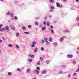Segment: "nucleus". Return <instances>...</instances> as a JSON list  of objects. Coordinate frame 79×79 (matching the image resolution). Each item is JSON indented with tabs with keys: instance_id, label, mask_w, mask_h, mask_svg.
Listing matches in <instances>:
<instances>
[{
	"instance_id": "obj_16",
	"label": "nucleus",
	"mask_w": 79,
	"mask_h": 79,
	"mask_svg": "<svg viewBox=\"0 0 79 79\" xmlns=\"http://www.w3.org/2000/svg\"><path fill=\"white\" fill-rule=\"evenodd\" d=\"M11 29H12V30H13L14 31H15V29H16L15 28V27L13 26H12L11 27Z\"/></svg>"
},
{
	"instance_id": "obj_12",
	"label": "nucleus",
	"mask_w": 79,
	"mask_h": 79,
	"mask_svg": "<svg viewBox=\"0 0 79 79\" xmlns=\"http://www.w3.org/2000/svg\"><path fill=\"white\" fill-rule=\"evenodd\" d=\"M57 44H58L57 43L55 42L53 44V45L55 47H56L57 45Z\"/></svg>"
},
{
	"instance_id": "obj_49",
	"label": "nucleus",
	"mask_w": 79,
	"mask_h": 79,
	"mask_svg": "<svg viewBox=\"0 0 79 79\" xmlns=\"http://www.w3.org/2000/svg\"><path fill=\"white\" fill-rule=\"evenodd\" d=\"M42 26V24H40L39 26V27H41Z\"/></svg>"
},
{
	"instance_id": "obj_41",
	"label": "nucleus",
	"mask_w": 79,
	"mask_h": 79,
	"mask_svg": "<svg viewBox=\"0 0 79 79\" xmlns=\"http://www.w3.org/2000/svg\"><path fill=\"white\" fill-rule=\"evenodd\" d=\"M71 77V74L69 75L68 76V78H69V77Z\"/></svg>"
},
{
	"instance_id": "obj_26",
	"label": "nucleus",
	"mask_w": 79,
	"mask_h": 79,
	"mask_svg": "<svg viewBox=\"0 0 79 79\" xmlns=\"http://www.w3.org/2000/svg\"><path fill=\"white\" fill-rule=\"evenodd\" d=\"M63 40H64L63 38H61L60 39V41H61V42H63Z\"/></svg>"
},
{
	"instance_id": "obj_15",
	"label": "nucleus",
	"mask_w": 79,
	"mask_h": 79,
	"mask_svg": "<svg viewBox=\"0 0 79 79\" xmlns=\"http://www.w3.org/2000/svg\"><path fill=\"white\" fill-rule=\"evenodd\" d=\"M14 19H15V20H18V17L16 16H15L14 17Z\"/></svg>"
},
{
	"instance_id": "obj_47",
	"label": "nucleus",
	"mask_w": 79,
	"mask_h": 79,
	"mask_svg": "<svg viewBox=\"0 0 79 79\" xmlns=\"http://www.w3.org/2000/svg\"><path fill=\"white\" fill-rule=\"evenodd\" d=\"M62 68H66V66H65V65H62Z\"/></svg>"
},
{
	"instance_id": "obj_29",
	"label": "nucleus",
	"mask_w": 79,
	"mask_h": 79,
	"mask_svg": "<svg viewBox=\"0 0 79 79\" xmlns=\"http://www.w3.org/2000/svg\"><path fill=\"white\" fill-rule=\"evenodd\" d=\"M50 8L51 9V10H54V9H55V8L53 6H51Z\"/></svg>"
},
{
	"instance_id": "obj_37",
	"label": "nucleus",
	"mask_w": 79,
	"mask_h": 79,
	"mask_svg": "<svg viewBox=\"0 0 79 79\" xmlns=\"http://www.w3.org/2000/svg\"><path fill=\"white\" fill-rule=\"evenodd\" d=\"M49 1H50V2L51 3H53V2H54V1H53V0H49Z\"/></svg>"
},
{
	"instance_id": "obj_2",
	"label": "nucleus",
	"mask_w": 79,
	"mask_h": 79,
	"mask_svg": "<svg viewBox=\"0 0 79 79\" xmlns=\"http://www.w3.org/2000/svg\"><path fill=\"white\" fill-rule=\"evenodd\" d=\"M34 73H37L38 74H39V71L37 69H35L34 71Z\"/></svg>"
},
{
	"instance_id": "obj_25",
	"label": "nucleus",
	"mask_w": 79,
	"mask_h": 79,
	"mask_svg": "<svg viewBox=\"0 0 79 79\" xmlns=\"http://www.w3.org/2000/svg\"><path fill=\"white\" fill-rule=\"evenodd\" d=\"M8 47H13V45L11 44H9L8 45Z\"/></svg>"
},
{
	"instance_id": "obj_63",
	"label": "nucleus",
	"mask_w": 79,
	"mask_h": 79,
	"mask_svg": "<svg viewBox=\"0 0 79 79\" xmlns=\"http://www.w3.org/2000/svg\"><path fill=\"white\" fill-rule=\"evenodd\" d=\"M53 11V10H50V12H52V11Z\"/></svg>"
},
{
	"instance_id": "obj_50",
	"label": "nucleus",
	"mask_w": 79,
	"mask_h": 79,
	"mask_svg": "<svg viewBox=\"0 0 79 79\" xmlns=\"http://www.w3.org/2000/svg\"><path fill=\"white\" fill-rule=\"evenodd\" d=\"M50 27L51 29H53V26L52 25H51L50 26Z\"/></svg>"
},
{
	"instance_id": "obj_55",
	"label": "nucleus",
	"mask_w": 79,
	"mask_h": 79,
	"mask_svg": "<svg viewBox=\"0 0 79 79\" xmlns=\"http://www.w3.org/2000/svg\"><path fill=\"white\" fill-rule=\"evenodd\" d=\"M3 42V40H0V43H1Z\"/></svg>"
},
{
	"instance_id": "obj_31",
	"label": "nucleus",
	"mask_w": 79,
	"mask_h": 79,
	"mask_svg": "<svg viewBox=\"0 0 79 79\" xmlns=\"http://www.w3.org/2000/svg\"><path fill=\"white\" fill-rule=\"evenodd\" d=\"M47 23V22H46V21H44L43 22V24H44V25H45Z\"/></svg>"
},
{
	"instance_id": "obj_43",
	"label": "nucleus",
	"mask_w": 79,
	"mask_h": 79,
	"mask_svg": "<svg viewBox=\"0 0 79 79\" xmlns=\"http://www.w3.org/2000/svg\"><path fill=\"white\" fill-rule=\"evenodd\" d=\"M7 15H10V12H8L6 14Z\"/></svg>"
},
{
	"instance_id": "obj_10",
	"label": "nucleus",
	"mask_w": 79,
	"mask_h": 79,
	"mask_svg": "<svg viewBox=\"0 0 79 79\" xmlns=\"http://www.w3.org/2000/svg\"><path fill=\"white\" fill-rule=\"evenodd\" d=\"M46 70H44L42 71V73L43 74H46Z\"/></svg>"
},
{
	"instance_id": "obj_27",
	"label": "nucleus",
	"mask_w": 79,
	"mask_h": 79,
	"mask_svg": "<svg viewBox=\"0 0 79 79\" xmlns=\"http://www.w3.org/2000/svg\"><path fill=\"white\" fill-rule=\"evenodd\" d=\"M63 72L62 71H60V72H59V73L60 74H63Z\"/></svg>"
},
{
	"instance_id": "obj_19",
	"label": "nucleus",
	"mask_w": 79,
	"mask_h": 79,
	"mask_svg": "<svg viewBox=\"0 0 79 79\" xmlns=\"http://www.w3.org/2000/svg\"><path fill=\"white\" fill-rule=\"evenodd\" d=\"M51 32L52 34H54V31H53V30L52 29H51Z\"/></svg>"
},
{
	"instance_id": "obj_32",
	"label": "nucleus",
	"mask_w": 79,
	"mask_h": 79,
	"mask_svg": "<svg viewBox=\"0 0 79 79\" xmlns=\"http://www.w3.org/2000/svg\"><path fill=\"white\" fill-rule=\"evenodd\" d=\"M32 27V26L31 25H29L28 26V28H31V27Z\"/></svg>"
},
{
	"instance_id": "obj_54",
	"label": "nucleus",
	"mask_w": 79,
	"mask_h": 79,
	"mask_svg": "<svg viewBox=\"0 0 79 79\" xmlns=\"http://www.w3.org/2000/svg\"><path fill=\"white\" fill-rule=\"evenodd\" d=\"M79 72V68L78 69L76 70V72Z\"/></svg>"
},
{
	"instance_id": "obj_45",
	"label": "nucleus",
	"mask_w": 79,
	"mask_h": 79,
	"mask_svg": "<svg viewBox=\"0 0 79 79\" xmlns=\"http://www.w3.org/2000/svg\"><path fill=\"white\" fill-rule=\"evenodd\" d=\"M76 53H77V54L79 55V51H77L76 52Z\"/></svg>"
},
{
	"instance_id": "obj_48",
	"label": "nucleus",
	"mask_w": 79,
	"mask_h": 79,
	"mask_svg": "<svg viewBox=\"0 0 79 79\" xmlns=\"http://www.w3.org/2000/svg\"><path fill=\"white\" fill-rule=\"evenodd\" d=\"M16 48H19V46H18V45H16Z\"/></svg>"
},
{
	"instance_id": "obj_7",
	"label": "nucleus",
	"mask_w": 79,
	"mask_h": 79,
	"mask_svg": "<svg viewBox=\"0 0 79 79\" xmlns=\"http://www.w3.org/2000/svg\"><path fill=\"white\" fill-rule=\"evenodd\" d=\"M5 30V28H2L1 29L0 31H1V32H4Z\"/></svg>"
},
{
	"instance_id": "obj_23",
	"label": "nucleus",
	"mask_w": 79,
	"mask_h": 79,
	"mask_svg": "<svg viewBox=\"0 0 79 79\" xmlns=\"http://www.w3.org/2000/svg\"><path fill=\"white\" fill-rule=\"evenodd\" d=\"M34 55H31L30 58H34Z\"/></svg>"
},
{
	"instance_id": "obj_18",
	"label": "nucleus",
	"mask_w": 79,
	"mask_h": 79,
	"mask_svg": "<svg viewBox=\"0 0 79 79\" xmlns=\"http://www.w3.org/2000/svg\"><path fill=\"white\" fill-rule=\"evenodd\" d=\"M73 64H76V62L75 60H73Z\"/></svg>"
},
{
	"instance_id": "obj_52",
	"label": "nucleus",
	"mask_w": 79,
	"mask_h": 79,
	"mask_svg": "<svg viewBox=\"0 0 79 79\" xmlns=\"http://www.w3.org/2000/svg\"><path fill=\"white\" fill-rule=\"evenodd\" d=\"M33 44H37L36 43H35V42H33L32 43Z\"/></svg>"
},
{
	"instance_id": "obj_58",
	"label": "nucleus",
	"mask_w": 79,
	"mask_h": 79,
	"mask_svg": "<svg viewBox=\"0 0 79 79\" xmlns=\"http://www.w3.org/2000/svg\"><path fill=\"white\" fill-rule=\"evenodd\" d=\"M49 18H52V15H49Z\"/></svg>"
},
{
	"instance_id": "obj_42",
	"label": "nucleus",
	"mask_w": 79,
	"mask_h": 79,
	"mask_svg": "<svg viewBox=\"0 0 79 79\" xmlns=\"http://www.w3.org/2000/svg\"><path fill=\"white\" fill-rule=\"evenodd\" d=\"M40 61H42V60H43V58L42 57H40Z\"/></svg>"
},
{
	"instance_id": "obj_3",
	"label": "nucleus",
	"mask_w": 79,
	"mask_h": 79,
	"mask_svg": "<svg viewBox=\"0 0 79 79\" xmlns=\"http://www.w3.org/2000/svg\"><path fill=\"white\" fill-rule=\"evenodd\" d=\"M5 29H6V31H7V32H9V31H10V28H9L8 26H6Z\"/></svg>"
},
{
	"instance_id": "obj_22",
	"label": "nucleus",
	"mask_w": 79,
	"mask_h": 79,
	"mask_svg": "<svg viewBox=\"0 0 79 79\" xmlns=\"http://www.w3.org/2000/svg\"><path fill=\"white\" fill-rule=\"evenodd\" d=\"M29 61L30 62V63H31V62L32 61V60L31 59H29Z\"/></svg>"
},
{
	"instance_id": "obj_56",
	"label": "nucleus",
	"mask_w": 79,
	"mask_h": 79,
	"mask_svg": "<svg viewBox=\"0 0 79 79\" xmlns=\"http://www.w3.org/2000/svg\"><path fill=\"white\" fill-rule=\"evenodd\" d=\"M31 54H29V55H28V56H29V57H30V56L31 57Z\"/></svg>"
},
{
	"instance_id": "obj_64",
	"label": "nucleus",
	"mask_w": 79,
	"mask_h": 79,
	"mask_svg": "<svg viewBox=\"0 0 79 79\" xmlns=\"http://www.w3.org/2000/svg\"><path fill=\"white\" fill-rule=\"evenodd\" d=\"M11 19H12V20H14V19H13V18H11Z\"/></svg>"
},
{
	"instance_id": "obj_46",
	"label": "nucleus",
	"mask_w": 79,
	"mask_h": 79,
	"mask_svg": "<svg viewBox=\"0 0 79 79\" xmlns=\"http://www.w3.org/2000/svg\"><path fill=\"white\" fill-rule=\"evenodd\" d=\"M35 19H40V17H36Z\"/></svg>"
},
{
	"instance_id": "obj_6",
	"label": "nucleus",
	"mask_w": 79,
	"mask_h": 79,
	"mask_svg": "<svg viewBox=\"0 0 79 79\" xmlns=\"http://www.w3.org/2000/svg\"><path fill=\"white\" fill-rule=\"evenodd\" d=\"M30 71H31V69L28 68L27 69L26 72H27V73H29V72H30Z\"/></svg>"
},
{
	"instance_id": "obj_62",
	"label": "nucleus",
	"mask_w": 79,
	"mask_h": 79,
	"mask_svg": "<svg viewBox=\"0 0 79 79\" xmlns=\"http://www.w3.org/2000/svg\"><path fill=\"white\" fill-rule=\"evenodd\" d=\"M8 22H9V23H10V22H11V21L10 20H8Z\"/></svg>"
},
{
	"instance_id": "obj_30",
	"label": "nucleus",
	"mask_w": 79,
	"mask_h": 79,
	"mask_svg": "<svg viewBox=\"0 0 79 79\" xmlns=\"http://www.w3.org/2000/svg\"><path fill=\"white\" fill-rule=\"evenodd\" d=\"M41 42L43 44H44L45 43V41L43 40H42Z\"/></svg>"
},
{
	"instance_id": "obj_9",
	"label": "nucleus",
	"mask_w": 79,
	"mask_h": 79,
	"mask_svg": "<svg viewBox=\"0 0 79 79\" xmlns=\"http://www.w3.org/2000/svg\"><path fill=\"white\" fill-rule=\"evenodd\" d=\"M46 64H48L50 63V61L48 60H47L45 62Z\"/></svg>"
},
{
	"instance_id": "obj_24",
	"label": "nucleus",
	"mask_w": 79,
	"mask_h": 79,
	"mask_svg": "<svg viewBox=\"0 0 79 79\" xmlns=\"http://www.w3.org/2000/svg\"><path fill=\"white\" fill-rule=\"evenodd\" d=\"M37 65L40 66V61H38L37 63Z\"/></svg>"
},
{
	"instance_id": "obj_51",
	"label": "nucleus",
	"mask_w": 79,
	"mask_h": 79,
	"mask_svg": "<svg viewBox=\"0 0 79 79\" xmlns=\"http://www.w3.org/2000/svg\"><path fill=\"white\" fill-rule=\"evenodd\" d=\"M2 26H3V25H2V24H1L0 25V29H1V28L2 27Z\"/></svg>"
},
{
	"instance_id": "obj_35",
	"label": "nucleus",
	"mask_w": 79,
	"mask_h": 79,
	"mask_svg": "<svg viewBox=\"0 0 79 79\" xmlns=\"http://www.w3.org/2000/svg\"><path fill=\"white\" fill-rule=\"evenodd\" d=\"M11 74V73L10 72H9L8 73V76H10Z\"/></svg>"
},
{
	"instance_id": "obj_60",
	"label": "nucleus",
	"mask_w": 79,
	"mask_h": 79,
	"mask_svg": "<svg viewBox=\"0 0 79 79\" xmlns=\"http://www.w3.org/2000/svg\"><path fill=\"white\" fill-rule=\"evenodd\" d=\"M45 18V19H47V17H45V18Z\"/></svg>"
},
{
	"instance_id": "obj_5",
	"label": "nucleus",
	"mask_w": 79,
	"mask_h": 79,
	"mask_svg": "<svg viewBox=\"0 0 79 79\" xmlns=\"http://www.w3.org/2000/svg\"><path fill=\"white\" fill-rule=\"evenodd\" d=\"M22 29L23 31H26V27L23 26L22 27Z\"/></svg>"
},
{
	"instance_id": "obj_38",
	"label": "nucleus",
	"mask_w": 79,
	"mask_h": 79,
	"mask_svg": "<svg viewBox=\"0 0 79 79\" xmlns=\"http://www.w3.org/2000/svg\"><path fill=\"white\" fill-rule=\"evenodd\" d=\"M35 46V44H32L31 45V47H32L33 48Z\"/></svg>"
},
{
	"instance_id": "obj_59",
	"label": "nucleus",
	"mask_w": 79,
	"mask_h": 79,
	"mask_svg": "<svg viewBox=\"0 0 79 79\" xmlns=\"http://www.w3.org/2000/svg\"><path fill=\"white\" fill-rule=\"evenodd\" d=\"M79 1V0H76V2H78Z\"/></svg>"
},
{
	"instance_id": "obj_34",
	"label": "nucleus",
	"mask_w": 79,
	"mask_h": 79,
	"mask_svg": "<svg viewBox=\"0 0 79 79\" xmlns=\"http://www.w3.org/2000/svg\"><path fill=\"white\" fill-rule=\"evenodd\" d=\"M46 44L47 45H49V44H50V43H49V42H48V41H46Z\"/></svg>"
},
{
	"instance_id": "obj_53",
	"label": "nucleus",
	"mask_w": 79,
	"mask_h": 79,
	"mask_svg": "<svg viewBox=\"0 0 79 79\" xmlns=\"http://www.w3.org/2000/svg\"><path fill=\"white\" fill-rule=\"evenodd\" d=\"M17 71H21V69H17Z\"/></svg>"
},
{
	"instance_id": "obj_14",
	"label": "nucleus",
	"mask_w": 79,
	"mask_h": 79,
	"mask_svg": "<svg viewBox=\"0 0 79 79\" xmlns=\"http://www.w3.org/2000/svg\"><path fill=\"white\" fill-rule=\"evenodd\" d=\"M35 26H38L39 25V23L37 22H35Z\"/></svg>"
},
{
	"instance_id": "obj_33",
	"label": "nucleus",
	"mask_w": 79,
	"mask_h": 79,
	"mask_svg": "<svg viewBox=\"0 0 79 79\" xmlns=\"http://www.w3.org/2000/svg\"><path fill=\"white\" fill-rule=\"evenodd\" d=\"M47 26H50V23L49 22H48L47 23Z\"/></svg>"
},
{
	"instance_id": "obj_39",
	"label": "nucleus",
	"mask_w": 79,
	"mask_h": 79,
	"mask_svg": "<svg viewBox=\"0 0 79 79\" xmlns=\"http://www.w3.org/2000/svg\"><path fill=\"white\" fill-rule=\"evenodd\" d=\"M24 34H29V32H24Z\"/></svg>"
},
{
	"instance_id": "obj_1",
	"label": "nucleus",
	"mask_w": 79,
	"mask_h": 79,
	"mask_svg": "<svg viewBox=\"0 0 79 79\" xmlns=\"http://www.w3.org/2000/svg\"><path fill=\"white\" fill-rule=\"evenodd\" d=\"M67 57L69 58H71L73 57V56L72 54H68L67 55Z\"/></svg>"
},
{
	"instance_id": "obj_20",
	"label": "nucleus",
	"mask_w": 79,
	"mask_h": 79,
	"mask_svg": "<svg viewBox=\"0 0 79 79\" xmlns=\"http://www.w3.org/2000/svg\"><path fill=\"white\" fill-rule=\"evenodd\" d=\"M16 37H19V34L18 33H16Z\"/></svg>"
},
{
	"instance_id": "obj_61",
	"label": "nucleus",
	"mask_w": 79,
	"mask_h": 79,
	"mask_svg": "<svg viewBox=\"0 0 79 79\" xmlns=\"http://www.w3.org/2000/svg\"><path fill=\"white\" fill-rule=\"evenodd\" d=\"M54 23H56V21H54Z\"/></svg>"
},
{
	"instance_id": "obj_8",
	"label": "nucleus",
	"mask_w": 79,
	"mask_h": 79,
	"mask_svg": "<svg viewBox=\"0 0 79 79\" xmlns=\"http://www.w3.org/2000/svg\"><path fill=\"white\" fill-rule=\"evenodd\" d=\"M56 4L57 7H60V3H59L57 2L56 3Z\"/></svg>"
},
{
	"instance_id": "obj_57",
	"label": "nucleus",
	"mask_w": 79,
	"mask_h": 79,
	"mask_svg": "<svg viewBox=\"0 0 79 79\" xmlns=\"http://www.w3.org/2000/svg\"><path fill=\"white\" fill-rule=\"evenodd\" d=\"M63 2H66V0H63Z\"/></svg>"
},
{
	"instance_id": "obj_36",
	"label": "nucleus",
	"mask_w": 79,
	"mask_h": 79,
	"mask_svg": "<svg viewBox=\"0 0 79 79\" xmlns=\"http://www.w3.org/2000/svg\"><path fill=\"white\" fill-rule=\"evenodd\" d=\"M41 51H44V48L43 47H42L41 48Z\"/></svg>"
},
{
	"instance_id": "obj_17",
	"label": "nucleus",
	"mask_w": 79,
	"mask_h": 79,
	"mask_svg": "<svg viewBox=\"0 0 79 79\" xmlns=\"http://www.w3.org/2000/svg\"><path fill=\"white\" fill-rule=\"evenodd\" d=\"M44 40L45 42H47V41H48V39L47 38H45L44 39Z\"/></svg>"
},
{
	"instance_id": "obj_28",
	"label": "nucleus",
	"mask_w": 79,
	"mask_h": 79,
	"mask_svg": "<svg viewBox=\"0 0 79 79\" xmlns=\"http://www.w3.org/2000/svg\"><path fill=\"white\" fill-rule=\"evenodd\" d=\"M11 17H13L14 16V14L13 13H11L10 14Z\"/></svg>"
},
{
	"instance_id": "obj_40",
	"label": "nucleus",
	"mask_w": 79,
	"mask_h": 79,
	"mask_svg": "<svg viewBox=\"0 0 79 79\" xmlns=\"http://www.w3.org/2000/svg\"><path fill=\"white\" fill-rule=\"evenodd\" d=\"M76 75H77V73H74L73 74V76H76Z\"/></svg>"
},
{
	"instance_id": "obj_11",
	"label": "nucleus",
	"mask_w": 79,
	"mask_h": 79,
	"mask_svg": "<svg viewBox=\"0 0 79 79\" xmlns=\"http://www.w3.org/2000/svg\"><path fill=\"white\" fill-rule=\"evenodd\" d=\"M38 49V48H36L34 49V52L35 53H36L37 52V50Z\"/></svg>"
},
{
	"instance_id": "obj_13",
	"label": "nucleus",
	"mask_w": 79,
	"mask_h": 79,
	"mask_svg": "<svg viewBox=\"0 0 79 79\" xmlns=\"http://www.w3.org/2000/svg\"><path fill=\"white\" fill-rule=\"evenodd\" d=\"M69 32V30L68 29L65 30V32L66 33H68V32Z\"/></svg>"
},
{
	"instance_id": "obj_4",
	"label": "nucleus",
	"mask_w": 79,
	"mask_h": 79,
	"mask_svg": "<svg viewBox=\"0 0 79 79\" xmlns=\"http://www.w3.org/2000/svg\"><path fill=\"white\" fill-rule=\"evenodd\" d=\"M47 27H46V26H44L42 27L41 29L42 30V31H44L46 29V28Z\"/></svg>"
},
{
	"instance_id": "obj_44",
	"label": "nucleus",
	"mask_w": 79,
	"mask_h": 79,
	"mask_svg": "<svg viewBox=\"0 0 79 79\" xmlns=\"http://www.w3.org/2000/svg\"><path fill=\"white\" fill-rule=\"evenodd\" d=\"M36 69H38V70H40V68L39 67H37L36 68Z\"/></svg>"
},
{
	"instance_id": "obj_21",
	"label": "nucleus",
	"mask_w": 79,
	"mask_h": 79,
	"mask_svg": "<svg viewBox=\"0 0 79 79\" xmlns=\"http://www.w3.org/2000/svg\"><path fill=\"white\" fill-rule=\"evenodd\" d=\"M49 41L51 42L52 41V38L51 37H50L49 39Z\"/></svg>"
}]
</instances>
